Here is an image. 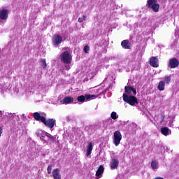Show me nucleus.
Returning <instances> with one entry per match:
<instances>
[{
  "label": "nucleus",
  "mask_w": 179,
  "mask_h": 179,
  "mask_svg": "<svg viewBox=\"0 0 179 179\" xmlns=\"http://www.w3.org/2000/svg\"><path fill=\"white\" fill-rule=\"evenodd\" d=\"M60 103L61 104H71V103H73V98L72 96H66L60 101Z\"/></svg>",
  "instance_id": "nucleus-16"
},
{
  "label": "nucleus",
  "mask_w": 179,
  "mask_h": 179,
  "mask_svg": "<svg viewBox=\"0 0 179 179\" xmlns=\"http://www.w3.org/2000/svg\"><path fill=\"white\" fill-rule=\"evenodd\" d=\"M85 129L87 131L89 135L94 134V126H88L85 128Z\"/></svg>",
  "instance_id": "nucleus-25"
},
{
  "label": "nucleus",
  "mask_w": 179,
  "mask_h": 179,
  "mask_svg": "<svg viewBox=\"0 0 179 179\" xmlns=\"http://www.w3.org/2000/svg\"><path fill=\"white\" fill-rule=\"evenodd\" d=\"M18 120L19 116L15 113L0 111V122L3 124H8L9 121H17Z\"/></svg>",
  "instance_id": "nucleus-6"
},
{
  "label": "nucleus",
  "mask_w": 179,
  "mask_h": 179,
  "mask_svg": "<svg viewBox=\"0 0 179 179\" xmlns=\"http://www.w3.org/2000/svg\"><path fill=\"white\" fill-rule=\"evenodd\" d=\"M41 64L43 69H45V68H47V62H45V59H42L41 60Z\"/></svg>",
  "instance_id": "nucleus-26"
},
{
  "label": "nucleus",
  "mask_w": 179,
  "mask_h": 179,
  "mask_svg": "<svg viewBox=\"0 0 179 179\" xmlns=\"http://www.w3.org/2000/svg\"><path fill=\"white\" fill-rule=\"evenodd\" d=\"M113 119L111 118H108L107 120H104V127L105 128H108L110 125H113Z\"/></svg>",
  "instance_id": "nucleus-23"
},
{
  "label": "nucleus",
  "mask_w": 179,
  "mask_h": 179,
  "mask_svg": "<svg viewBox=\"0 0 179 179\" xmlns=\"http://www.w3.org/2000/svg\"><path fill=\"white\" fill-rule=\"evenodd\" d=\"M121 139H122L121 131L119 130L115 131L113 134V143L115 146H118V145H120L121 143Z\"/></svg>",
  "instance_id": "nucleus-9"
},
{
  "label": "nucleus",
  "mask_w": 179,
  "mask_h": 179,
  "mask_svg": "<svg viewBox=\"0 0 179 179\" xmlns=\"http://www.w3.org/2000/svg\"><path fill=\"white\" fill-rule=\"evenodd\" d=\"M109 89H111V85L109 86Z\"/></svg>",
  "instance_id": "nucleus-38"
},
{
  "label": "nucleus",
  "mask_w": 179,
  "mask_h": 179,
  "mask_svg": "<svg viewBox=\"0 0 179 179\" xmlns=\"http://www.w3.org/2000/svg\"><path fill=\"white\" fill-rule=\"evenodd\" d=\"M118 166H120V161H118V159L115 157L111 156L110 162V167L111 170L117 169Z\"/></svg>",
  "instance_id": "nucleus-11"
},
{
  "label": "nucleus",
  "mask_w": 179,
  "mask_h": 179,
  "mask_svg": "<svg viewBox=\"0 0 179 179\" xmlns=\"http://www.w3.org/2000/svg\"><path fill=\"white\" fill-rule=\"evenodd\" d=\"M80 138H81V141H83L85 138V134L83 133H80Z\"/></svg>",
  "instance_id": "nucleus-32"
},
{
  "label": "nucleus",
  "mask_w": 179,
  "mask_h": 179,
  "mask_svg": "<svg viewBox=\"0 0 179 179\" xmlns=\"http://www.w3.org/2000/svg\"><path fill=\"white\" fill-rule=\"evenodd\" d=\"M84 20H85V18H83V17H79L78 18L79 23H82V22H83Z\"/></svg>",
  "instance_id": "nucleus-33"
},
{
  "label": "nucleus",
  "mask_w": 179,
  "mask_h": 179,
  "mask_svg": "<svg viewBox=\"0 0 179 179\" xmlns=\"http://www.w3.org/2000/svg\"><path fill=\"white\" fill-rule=\"evenodd\" d=\"M130 127H132V128H136V127H138V125H136V123H131V124L130 125Z\"/></svg>",
  "instance_id": "nucleus-34"
},
{
  "label": "nucleus",
  "mask_w": 179,
  "mask_h": 179,
  "mask_svg": "<svg viewBox=\"0 0 179 179\" xmlns=\"http://www.w3.org/2000/svg\"><path fill=\"white\" fill-rule=\"evenodd\" d=\"M36 136L40 138L41 141H43L44 143H51L55 142V136L51 135L50 133L43 130H37L36 132Z\"/></svg>",
  "instance_id": "nucleus-5"
},
{
  "label": "nucleus",
  "mask_w": 179,
  "mask_h": 179,
  "mask_svg": "<svg viewBox=\"0 0 179 179\" xmlns=\"http://www.w3.org/2000/svg\"><path fill=\"white\" fill-rule=\"evenodd\" d=\"M179 61L176 58H172L169 59L168 66L171 69L174 68H178Z\"/></svg>",
  "instance_id": "nucleus-13"
},
{
  "label": "nucleus",
  "mask_w": 179,
  "mask_h": 179,
  "mask_svg": "<svg viewBox=\"0 0 179 179\" xmlns=\"http://www.w3.org/2000/svg\"><path fill=\"white\" fill-rule=\"evenodd\" d=\"M93 150V144L92 143H89L87 147V156H90L92 155V151Z\"/></svg>",
  "instance_id": "nucleus-19"
},
{
  "label": "nucleus",
  "mask_w": 179,
  "mask_h": 179,
  "mask_svg": "<svg viewBox=\"0 0 179 179\" xmlns=\"http://www.w3.org/2000/svg\"><path fill=\"white\" fill-rule=\"evenodd\" d=\"M165 87H166V83L164 81H160L158 84L157 89L160 92H163V90H164L165 89Z\"/></svg>",
  "instance_id": "nucleus-22"
},
{
  "label": "nucleus",
  "mask_w": 179,
  "mask_h": 179,
  "mask_svg": "<svg viewBox=\"0 0 179 179\" xmlns=\"http://www.w3.org/2000/svg\"><path fill=\"white\" fill-rule=\"evenodd\" d=\"M150 65L154 68H158L159 66V59L157 57H152L150 59Z\"/></svg>",
  "instance_id": "nucleus-14"
},
{
  "label": "nucleus",
  "mask_w": 179,
  "mask_h": 179,
  "mask_svg": "<svg viewBox=\"0 0 179 179\" xmlns=\"http://www.w3.org/2000/svg\"><path fill=\"white\" fill-rule=\"evenodd\" d=\"M52 171V165H49L47 168L48 174H51V171Z\"/></svg>",
  "instance_id": "nucleus-30"
},
{
  "label": "nucleus",
  "mask_w": 179,
  "mask_h": 179,
  "mask_svg": "<svg viewBox=\"0 0 179 179\" xmlns=\"http://www.w3.org/2000/svg\"><path fill=\"white\" fill-rule=\"evenodd\" d=\"M161 132L162 135H164L165 136H168V135H170L171 134V131L169 127H162L161 128Z\"/></svg>",
  "instance_id": "nucleus-18"
},
{
  "label": "nucleus",
  "mask_w": 179,
  "mask_h": 179,
  "mask_svg": "<svg viewBox=\"0 0 179 179\" xmlns=\"http://www.w3.org/2000/svg\"><path fill=\"white\" fill-rule=\"evenodd\" d=\"M52 43L54 47H58V45L62 43V36L58 34L54 35L52 38Z\"/></svg>",
  "instance_id": "nucleus-12"
},
{
  "label": "nucleus",
  "mask_w": 179,
  "mask_h": 179,
  "mask_svg": "<svg viewBox=\"0 0 179 179\" xmlns=\"http://www.w3.org/2000/svg\"><path fill=\"white\" fill-rule=\"evenodd\" d=\"M86 17H87V15H83V19H84V20H86Z\"/></svg>",
  "instance_id": "nucleus-35"
},
{
  "label": "nucleus",
  "mask_w": 179,
  "mask_h": 179,
  "mask_svg": "<svg viewBox=\"0 0 179 179\" xmlns=\"http://www.w3.org/2000/svg\"><path fill=\"white\" fill-rule=\"evenodd\" d=\"M34 118L36 121H41L43 122L44 125H45L48 128L52 129L54 128V125H55V120L54 119H48L45 117V113H39L38 112L34 113Z\"/></svg>",
  "instance_id": "nucleus-3"
},
{
  "label": "nucleus",
  "mask_w": 179,
  "mask_h": 179,
  "mask_svg": "<svg viewBox=\"0 0 179 179\" xmlns=\"http://www.w3.org/2000/svg\"><path fill=\"white\" fill-rule=\"evenodd\" d=\"M103 171L104 167H103V166H100L96 173V176L97 177V178H100V177H101Z\"/></svg>",
  "instance_id": "nucleus-21"
},
{
  "label": "nucleus",
  "mask_w": 179,
  "mask_h": 179,
  "mask_svg": "<svg viewBox=\"0 0 179 179\" xmlns=\"http://www.w3.org/2000/svg\"><path fill=\"white\" fill-rule=\"evenodd\" d=\"M96 97L95 95L85 94V96L80 95L77 97L78 101L79 103H85V101H88V100H93Z\"/></svg>",
  "instance_id": "nucleus-10"
},
{
  "label": "nucleus",
  "mask_w": 179,
  "mask_h": 179,
  "mask_svg": "<svg viewBox=\"0 0 179 179\" xmlns=\"http://www.w3.org/2000/svg\"><path fill=\"white\" fill-rule=\"evenodd\" d=\"M155 179H164V178H162V177H158V178H155Z\"/></svg>",
  "instance_id": "nucleus-36"
},
{
  "label": "nucleus",
  "mask_w": 179,
  "mask_h": 179,
  "mask_svg": "<svg viewBox=\"0 0 179 179\" xmlns=\"http://www.w3.org/2000/svg\"><path fill=\"white\" fill-rule=\"evenodd\" d=\"M125 94H123V100L130 106H138V99L134 96L136 94V90L133 87L126 86L124 87Z\"/></svg>",
  "instance_id": "nucleus-2"
},
{
  "label": "nucleus",
  "mask_w": 179,
  "mask_h": 179,
  "mask_svg": "<svg viewBox=\"0 0 179 179\" xmlns=\"http://www.w3.org/2000/svg\"><path fill=\"white\" fill-rule=\"evenodd\" d=\"M103 171L104 167H103V166H100L96 173V176L97 177V178H100V177H101Z\"/></svg>",
  "instance_id": "nucleus-20"
},
{
  "label": "nucleus",
  "mask_w": 179,
  "mask_h": 179,
  "mask_svg": "<svg viewBox=\"0 0 179 179\" xmlns=\"http://www.w3.org/2000/svg\"><path fill=\"white\" fill-rule=\"evenodd\" d=\"M175 37L176 38H179V29H175Z\"/></svg>",
  "instance_id": "nucleus-31"
},
{
  "label": "nucleus",
  "mask_w": 179,
  "mask_h": 179,
  "mask_svg": "<svg viewBox=\"0 0 179 179\" xmlns=\"http://www.w3.org/2000/svg\"><path fill=\"white\" fill-rule=\"evenodd\" d=\"M90 50V48L89 47V45H85L84 47V52H85V54H89Z\"/></svg>",
  "instance_id": "nucleus-29"
},
{
  "label": "nucleus",
  "mask_w": 179,
  "mask_h": 179,
  "mask_svg": "<svg viewBox=\"0 0 179 179\" xmlns=\"http://www.w3.org/2000/svg\"><path fill=\"white\" fill-rule=\"evenodd\" d=\"M60 61L64 64V69L69 71L72 64V55L69 50H65L60 55Z\"/></svg>",
  "instance_id": "nucleus-4"
},
{
  "label": "nucleus",
  "mask_w": 179,
  "mask_h": 179,
  "mask_svg": "<svg viewBox=\"0 0 179 179\" xmlns=\"http://www.w3.org/2000/svg\"><path fill=\"white\" fill-rule=\"evenodd\" d=\"M110 117L112 120H117L118 118V115L117 114L116 112L113 111L112 112Z\"/></svg>",
  "instance_id": "nucleus-28"
},
{
  "label": "nucleus",
  "mask_w": 179,
  "mask_h": 179,
  "mask_svg": "<svg viewBox=\"0 0 179 179\" xmlns=\"http://www.w3.org/2000/svg\"><path fill=\"white\" fill-rule=\"evenodd\" d=\"M121 45L122 48H124V50H131V42H129L128 40H124L121 43Z\"/></svg>",
  "instance_id": "nucleus-15"
},
{
  "label": "nucleus",
  "mask_w": 179,
  "mask_h": 179,
  "mask_svg": "<svg viewBox=\"0 0 179 179\" xmlns=\"http://www.w3.org/2000/svg\"><path fill=\"white\" fill-rule=\"evenodd\" d=\"M52 176L55 179H61V170L55 169L52 171Z\"/></svg>",
  "instance_id": "nucleus-17"
},
{
  "label": "nucleus",
  "mask_w": 179,
  "mask_h": 179,
  "mask_svg": "<svg viewBox=\"0 0 179 179\" xmlns=\"http://www.w3.org/2000/svg\"><path fill=\"white\" fill-rule=\"evenodd\" d=\"M151 168L152 170H157V169H159V162L156 160H153L151 162Z\"/></svg>",
  "instance_id": "nucleus-24"
},
{
  "label": "nucleus",
  "mask_w": 179,
  "mask_h": 179,
  "mask_svg": "<svg viewBox=\"0 0 179 179\" xmlns=\"http://www.w3.org/2000/svg\"><path fill=\"white\" fill-rule=\"evenodd\" d=\"M9 15V10L5 8L0 9V24H5Z\"/></svg>",
  "instance_id": "nucleus-8"
},
{
  "label": "nucleus",
  "mask_w": 179,
  "mask_h": 179,
  "mask_svg": "<svg viewBox=\"0 0 179 179\" xmlns=\"http://www.w3.org/2000/svg\"><path fill=\"white\" fill-rule=\"evenodd\" d=\"M164 83L169 84L171 81V76H166L165 78H164Z\"/></svg>",
  "instance_id": "nucleus-27"
},
{
  "label": "nucleus",
  "mask_w": 179,
  "mask_h": 179,
  "mask_svg": "<svg viewBox=\"0 0 179 179\" xmlns=\"http://www.w3.org/2000/svg\"><path fill=\"white\" fill-rule=\"evenodd\" d=\"M10 50L5 46L1 50L0 49V89L3 92L10 90V76L12 75V66L9 64L10 61Z\"/></svg>",
  "instance_id": "nucleus-1"
},
{
  "label": "nucleus",
  "mask_w": 179,
  "mask_h": 179,
  "mask_svg": "<svg viewBox=\"0 0 179 179\" xmlns=\"http://www.w3.org/2000/svg\"><path fill=\"white\" fill-rule=\"evenodd\" d=\"M22 118H24V115H22Z\"/></svg>",
  "instance_id": "nucleus-37"
},
{
  "label": "nucleus",
  "mask_w": 179,
  "mask_h": 179,
  "mask_svg": "<svg viewBox=\"0 0 179 179\" xmlns=\"http://www.w3.org/2000/svg\"><path fill=\"white\" fill-rule=\"evenodd\" d=\"M147 5L154 12H159V9H160V5L157 3V0H148Z\"/></svg>",
  "instance_id": "nucleus-7"
}]
</instances>
